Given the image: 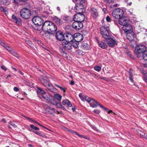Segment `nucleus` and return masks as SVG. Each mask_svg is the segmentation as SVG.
I'll use <instances>...</instances> for the list:
<instances>
[{
  "instance_id": "1",
  "label": "nucleus",
  "mask_w": 147,
  "mask_h": 147,
  "mask_svg": "<svg viewBox=\"0 0 147 147\" xmlns=\"http://www.w3.org/2000/svg\"><path fill=\"white\" fill-rule=\"evenodd\" d=\"M42 30L45 32H47V35L49 33L57 30V27L55 24L50 21H45L42 27Z\"/></svg>"
},
{
  "instance_id": "2",
  "label": "nucleus",
  "mask_w": 147,
  "mask_h": 147,
  "mask_svg": "<svg viewBox=\"0 0 147 147\" xmlns=\"http://www.w3.org/2000/svg\"><path fill=\"white\" fill-rule=\"evenodd\" d=\"M130 21L129 20L126 18L121 19L119 21V23L117 25L119 27L118 24L123 26L121 28L122 29L125 33H129L132 32L131 27L129 24Z\"/></svg>"
},
{
  "instance_id": "3",
  "label": "nucleus",
  "mask_w": 147,
  "mask_h": 147,
  "mask_svg": "<svg viewBox=\"0 0 147 147\" xmlns=\"http://www.w3.org/2000/svg\"><path fill=\"white\" fill-rule=\"evenodd\" d=\"M146 47L144 45H138L135 48L134 53L138 57H141L146 50Z\"/></svg>"
},
{
  "instance_id": "4",
  "label": "nucleus",
  "mask_w": 147,
  "mask_h": 147,
  "mask_svg": "<svg viewBox=\"0 0 147 147\" xmlns=\"http://www.w3.org/2000/svg\"><path fill=\"white\" fill-rule=\"evenodd\" d=\"M101 34L102 36L107 39L110 38V31L109 26H102L100 28Z\"/></svg>"
},
{
  "instance_id": "5",
  "label": "nucleus",
  "mask_w": 147,
  "mask_h": 147,
  "mask_svg": "<svg viewBox=\"0 0 147 147\" xmlns=\"http://www.w3.org/2000/svg\"><path fill=\"white\" fill-rule=\"evenodd\" d=\"M123 14V11L120 8H117L114 9L112 12L113 17L115 19H119L118 21L121 19L124 18H122Z\"/></svg>"
},
{
  "instance_id": "6",
  "label": "nucleus",
  "mask_w": 147,
  "mask_h": 147,
  "mask_svg": "<svg viewBox=\"0 0 147 147\" xmlns=\"http://www.w3.org/2000/svg\"><path fill=\"white\" fill-rule=\"evenodd\" d=\"M20 14L22 18L25 19L29 18L31 15L30 11L26 8L21 9L20 12Z\"/></svg>"
},
{
  "instance_id": "7",
  "label": "nucleus",
  "mask_w": 147,
  "mask_h": 147,
  "mask_svg": "<svg viewBox=\"0 0 147 147\" xmlns=\"http://www.w3.org/2000/svg\"><path fill=\"white\" fill-rule=\"evenodd\" d=\"M127 38L131 43V45L132 47H134V44L135 43L134 39L136 38V35L133 32H131L127 34Z\"/></svg>"
},
{
  "instance_id": "8",
  "label": "nucleus",
  "mask_w": 147,
  "mask_h": 147,
  "mask_svg": "<svg viewBox=\"0 0 147 147\" xmlns=\"http://www.w3.org/2000/svg\"><path fill=\"white\" fill-rule=\"evenodd\" d=\"M85 19V16L84 14L81 13H78L75 15L74 17V20L75 21L78 22H82Z\"/></svg>"
},
{
  "instance_id": "9",
  "label": "nucleus",
  "mask_w": 147,
  "mask_h": 147,
  "mask_svg": "<svg viewBox=\"0 0 147 147\" xmlns=\"http://www.w3.org/2000/svg\"><path fill=\"white\" fill-rule=\"evenodd\" d=\"M32 21L35 25L38 26L42 25L43 22V20L38 16L34 17L32 19Z\"/></svg>"
},
{
  "instance_id": "10",
  "label": "nucleus",
  "mask_w": 147,
  "mask_h": 147,
  "mask_svg": "<svg viewBox=\"0 0 147 147\" xmlns=\"http://www.w3.org/2000/svg\"><path fill=\"white\" fill-rule=\"evenodd\" d=\"M109 46L110 47H113L117 44V41L113 38H109L107 39L106 41Z\"/></svg>"
},
{
  "instance_id": "11",
  "label": "nucleus",
  "mask_w": 147,
  "mask_h": 147,
  "mask_svg": "<svg viewBox=\"0 0 147 147\" xmlns=\"http://www.w3.org/2000/svg\"><path fill=\"white\" fill-rule=\"evenodd\" d=\"M86 101L89 104L90 106L93 108H96L98 105V103L97 101L90 98H87Z\"/></svg>"
},
{
  "instance_id": "12",
  "label": "nucleus",
  "mask_w": 147,
  "mask_h": 147,
  "mask_svg": "<svg viewBox=\"0 0 147 147\" xmlns=\"http://www.w3.org/2000/svg\"><path fill=\"white\" fill-rule=\"evenodd\" d=\"M83 24L81 22H75L73 23L72 26L75 29L77 30L81 29L83 27Z\"/></svg>"
},
{
  "instance_id": "13",
  "label": "nucleus",
  "mask_w": 147,
  "mask_h": 147,
  "mask_svg": "<svg viewBox=\"0 0 147 147\" xmlns=\"http://www.w3.org/2000/svg\"><path fill=\"white\" fill-rule=\"evenodd\" d=\"M62 46L65 50H70L72 48L70 41H65L62 42Z\"/></svg>"
},
{
  "instance_id": "14",
  "label": "nucleus",
  "mask_w": 147,
  "mask_h": 147,
  "mask_svg": "<svg viewBox=\"0 0 147 147\" xmlns=\"http://www.w3.org/2000/svg\"><path fill=\"white\" fill-rule=\"evenodd\" d=\"M39 80L46 87H49L51 86V85L49 83L48 79L46 77L40 78Z\"/></svg>"
},
{
  "instance_id": "15",
  "label": "nucleus",
  "mask_w": 147,
  "mask_h": 147,
  "mask_svg": "<svg viewBox=\"0 0 147 147\" xmlns=\"http://www.w3.org/2000/svg\"><path fill=\"white\" fill-rule=\"evenodd\" d=\"M56 39L59 41H62L64 39V35L61 31L57 32L55 35Z\"/></svg>"
},
{
  "instance_id": "16",
  "label": "nucleus",
  "mask_w": 147,
  "mask_h": 147,
  "mask_svg": "<svg viewBox=\"0 0 147 147\" xmlns=\"http://www.w3.org/2000/svg\"><path fill=\"white\" fill-rule=\"evenodd\" d=\"M74 39L79 42L82 41L83 40V35L80 33H76L74 34Z\"/></svg>"
},
{
  "instance_id": "17",
  "label": "nucleus",
  "mask_w": 147,
  "mask_h": 147,
  "mask_svg": "<svg viewBox=\"0 0 147 147\" xmlns=\"http://www.w3.org/2000/svg\"><path fill=\"white\" fill-rule=\"evenodd\" d=\"M11 20L13 22H15L18 25L21 24L22 23L21 19L19 18H17L14 14L12 15Z\"/></svg>"
},
{
  "instance_id": "18",
  "label": "nucleus",
  "mask_w": 147,
  "mask_h": 147,
  "mask_svg": "<svg viewBox=\"0 0 147 147\" xmlns=\"http://www.w3.org/2000/svg\"><path fill=\"white\" fill-rule=\"evenodd\" d=\"M91 12L92 16L94 18H96L98 17V13L96 9L94 8H92Z\"/></svg>"
},
{
  "instance_id": "19",
  "label": "nucleus",
  "mask_w": 147,
  "mask_h": 147,
  "mask_svg": "<svg viewBox=\"0 0 147 147\" xmlns=\"http://www.w3.org/2000/svg\"><path fill=\"white\" fill-rule=\"evenodd\" d=\"M53 20L58 25H60L63 23L61 19L58 18L56 16H54L52 18Z\"/></svg>"
},
{
  "instance_id": "20",
  "label": "nucleus",
  "mask_w": 147,
  "mask_h": 147,
  "mask_svg": "<svg viewBox=\"0 0 147 147\" xmlns=\"http://www.w3.org/2000/svg\"><path fill=\"white\" fill-rule=\"evenodd\" d=\"M98 43L99 46L102 49H105L107 47V44L105 43V41H98Z\"/></svg>"
},
{
  "instance_id": "21",
  "label": "nucleus",
  "mask_w": 147,
  "mask_h": 147,
  "mask_svg": "<svg viewBox=\"0 0 147 147\" xmlns=\"http://www.w3.org/2000/svg\"><path fill=\"white\" fill-rule=\"evenodd\" d=\"M71 46H73L74 48H77L78 47L79 42L73 39L72 40L70 41Z\"/></svg>"
},
{
  "instance_id": "22",
  "label": "nucleus",
  "mask_w": 147,
  "mask_h": 147,
  "mask_svg": "<svg viewBox=\"0 0 147 147\" xmlns=\"http://www.w3.org/2000/svg\"><path fill=\"white\" fill-rule=\"evenodd\" d=\"M84 7L83 4L82 3H78L76 5L75 8L76 10H82L83 12L84 9Z\"/></svg>"
},
{
  "instance_id": "23",
  "label": "nucleus",
  "mask_w": 147,
  "mask_h": 147,
  "mask_svg": "<svg viewBox=\"0 0 147 147\" xmlns=\"http://www.w3.org/2000/svg\"><path fill=\"white\" fill-rule=\"evenodd\" d=\"M62 103L64 105H67V106L69 107H71L72 106V104L67 99L63 100L62 101Z\"/></svg>"
},
{
  "instance_id": "24",
  "label": "nucleus",
  "mask_w": 147,
  "mask_h": 147,
  "mask_svg": "<svg viewBox=\"0 0 147 147\" xmlns=\"http://www.w3.org/2000/svg\"><path fill=\"white\" fill-rule=\"evenodd\" d=\"M0 44L3 46L5 47V48L7 50L9 51L11 53H13V50H12V49L11 48L9 47L8 46H5V45H6L4 42H1V41H0Z\"/></svg>"
},
{
  "instance_id": "25",
  "label": "nucleus",
  "mask_w": 147,
  "mask_h": 147,
  "mask_svg": "<svg viewBox=\"0 0 147 147\" xmlns=\"http://www.w3.org/2000/svg\"><path fill=\"white\" fill-rule=\"evenodd\" d=\"M138 135H139L141 137L144 138L147 140V134H145L143 132L140 130H139Z\"/></svg>"
},
{
  "instance_id": "26",
  "label": "nucleus",
  "mask_w": 147,
  "mask_h": 147,
  "mask_svg": "<svg viewBox=\"0 0 147 147\" xmlns=\"http://www.w3.org/2000/svg\"><path fill=\"white\" fill-rule=\"evenodd\" d=\"M66 39H67V40L69 42L71 41L74 38V37L73 35L69 33H67L66 34Z\"/></svg>"
},
{
  "instance_id": "27",
  "label": "nucleus",
  "mask_w": 147,
  "mask_h": 147,
  "mask_svg": "<svg viewBox=\"0 0 147 147\" xmlns=\"http://www.w3.org/2000/svg\"><path fill=\"white\" fill-rule=\"evenodd\" d=\"M10 3L9 0H0V3L5 5H9Z\"/></svg>"
},
{
  "instance_id": "28",
  "label": "nucleus",
  "mask_w": 147,
  "mask_h": 147,
  "mask_svg": "<svg viewBox=\"0 0 147 147\" xmlns=\"http://www.w3.org/2000/svg\"><path fill=\"white\" fill-rule=\"evenodd\" d=\"M79 96L81 100L83 101L85 100L86 101V99L87 98H89V97H88V96H86L84 95H82L81 94H79Z\"/></svg>"
},
{
  "instance_id": "29",
  "label": "nucleus",
  "mask_w": 147,
  "mask_h": 147,
  "mask_svg": "<svg viewBox=\"0 0 147 147\" xmlns=\"http://www.w3.org/2000/svg\"><path fill=\"white\" fill-rule=\"evenodd\" d=\"M54 97L58 101H60L62 98V96L59 94H55L54 96Z\"/></svg>"
},
{
  "instance_id": "30",
  "label": "nucleus",
  "mask_w": 147,
  "mask_h": 147,
  "mask_svg": "<svg viewBox=\"0 0 147 147\" xmlns=\"http://www.w3.org/2000/svg\"><path fill=\"white\" fill-rule=\"evenodd\" d=\"M133 76L132 70L131 69H130L129 72V79L132 83H133V80L132 78Z\"/></svg>"
},
{
  "instance_id": "31",
  "label": "nucleus",
  "mask_w": 147,
  "mask_h": 147,
  "mask_svg": "<svg viewBox=\"0 0 147 147\" xmlns=\"http://www.w3.org/2000/svg\"><path fill=\"white\" fill-rule=\"evenodd\" d=\"M33 132L39 136H41L42 137H45V136L42 134V133H41L40 132H38L37 131H32Z\"/></svg>"
},
{
  "instance_id": "32",
  "label": "nucleus",
  "mask_w": 147,
  "mask_h": 147,
  "mask_svg": "<svg viewBox=\"0 0 147 147\" xmlns=\"http://www.w3.org/2000/svg\"><path fill=\"white\" fill-rule=\"evenodd\" d=\"M98 105L101 108L104 109L106 111H107L108 113H110L112 112V111L111 110H109V111H108V109L105 108L104 107L102 106V105H100V104H99L98 103Z\"/></svg>"
},
{
  "instance_id": "33",
  "label": "nucleus",
  "mask_w": 147,
  "mask_h": 147,
  "mask_svg": "<svg viewBox=\"0 0 147 147\" xmlns=\"http://www.w3.org/2000/svg\"><path fill=\"white\" fill-rule=\"evenodd\" d=\"M98 105L101 108L104 109L106 111H107L108 113H110L112 112V111L111 110H109V111H108V109L105 108L104 107L102 106V105H100V104H99L98 103Z\"/></svg>"
},
{
  "instance_id": "34",
  "label": "nucleus",
  "mask_w": 147,
  "mask_h": 147,
  "mask_svg": "<svg viewBox=\"0 0 147 147\" xmlns=\"http://www.w3.org/2000/svg\"><path fill=\"white\" fill-rule=\"evenodd\" d=\"M37 92L38 94H44L45 93V92L44 90L39 88H38Z\"/></svg>"
},
{
  "instance_id": "35",
  "label": "nucleus",
  "mask_w": 147,
  "mask_h": 147,
  "mask_svg": "<svg viewBox=\"0 0 147 147\" xmlns=\"http://www.w3.org/2000/svg\"><path fill=\"white\" fill-rule=\"evenodd\" d=\"M27 0H13V2L17 4H18L20 2H23L26 1Z\"/></svg>"
},
{
  "instance_id": "36",
  "label": "nucleus",
  "mask_w": 147,
  "mask_h": 147,
  "mask_svg": "<svg viewBox=\"0 0 147 147\" xmlns=\"http://www.w3.org/2000/svg\"><path fill=\"white\" fill-rule=\"evenodd\" d=\"M143 59L147 61V51H145L143 55Z\"/></svg>"
},
{
  "instance_id": "37",
  "label": "nucleus",
  "mask_w": 147,
  "mask_h": 147,
  "mask_svg": "<svg viewBox=\"0 0 147 147\" xmlns=\"http://www.w3.org/2000/svg\"><path fill=\"white\" fill-rule=\"evenodd\" d=\"M49 102L52 104L55 105L57 103V102L56 100L53 99H51L49 101Z\"/></svg>"
},
{
  "instance_id": "38",
  "label": "nucleus",
  "mask_w": 147,
  "mask_h": 147,
  "mask_svg": "<svg viewBox=\"0 0 147 147\" xmlns=\"http://www.w3.org/2000/svg\"><path fill=\"white\" fill-rule=\"evenodd\" d=\"M94 68L95 70L98 71H100L101 69V67L97 66L94 67Z\"/></svg>"
},
{
  "instance_id": "39",
  "label": "nucleus",
  "mask_w": 147,
  "mask_h": 147,
  "mask_svg": "<svg viewBox=\"0 0 147 147\" xmlns=\"http://www.w3.org/2000/svg\"><path fill=\"white\" fill-rule=\"evenodd\" d=\"M79 137H82L84 138L85 139L89 140H90V138L88 137H87V136H84V135H81L79 134H78V135Z\"/></svg>"
},
{
  "instance_id": "40",
  "label": "nucleus",
  "mask_w": 147,
  "mask_h": 147,
  "mask_svg": "<svg viewBox=\"0 0 147 147\" xmlns=\"http://www.w3.org/2000/svg\"><path fill=\"white\" fill-rule=\"evenodd\" d=\"M65 129H66V130L68 131L69 132H71V133H73V134H76L77 135H78V134L76 133V132L74 131L73 130H71L70 129H69L67 128H65Z\"/></svg>"
},
{
  "instance_id": "41",
  "label": "nucleus",
  "mask_w": 147,
  "mask_h": 147,
  "mask_svg": "<svg viewBox=\"0 0 147 147\" xmlns=\"http://www.w3.org/2000/svg\"><path fill=\"white\" fill-rule=\"evenodd\" d=\"M30 126L31 128L34 129L36 130H39V128L38 127L35 126L33 125H30Z\"/></svg>"
},
{
  "instance_id": "42",
  "label": "nucleus",
  "mask_w": 147,
  "mask_h": 147,
  "mask_svg": "<svg viewBox=\"0 0 147 147\" xmlns=\"http://www.w3.org/2000/svg\"><path fill=\"white\" fill-rule=\"evenodd\" d=\"M55 86H56L57 87L59 88L61 90L63 91V92H65V89H64V88L62 87H61L57 84H55Z\"/></svg>"
},
{
  "instance_id": "43",
  "label": "nucleus",
  "mask_w": 147,
  "mask_h": 147,
  "mask_svg": "<svg viewBox=\"0 0 147 147\" xmlns=\"http://www.w3.org/2000/svg\"><path fill=\"white\" fill-rule=\"evenodd\" d=\"M56 107L58 108H61L62 107V105L59 103L57 102L55 105Z\"/></svg>"
},
{
  "instance_id": "44",
  "label": "nucleus",
  "mask_w": 147,
  "mask_h": 147,
  "mask_svg": "<svg viewBox=\"0 0 147 147\" xmlns=\"http://www.w3.org/2000/svg\"><path fill=\"white\" fill-rule=\"evenodd\" d=\"M61 54L63 57L67 58L68 57V55L65 52H63L62 53H61Z\"/></svg>"
},
{
  "instance_id": "45",
  "label": "nucleus",
  "mask_w": 147,
  "mask_h": 147,
  "mask_svg": "<svg viewBox=\"0 0 147 147\" xmlns=\"http://www.w3.org/2000/svg\"><path fill=\"white\" fill-rule=\"evenodd\" d=\"M144 80L147 82V74H144L143 76Z\"/></svg>"
},
{
  "instance_id": "46",
  "label": "nucleus",
  "mask_w": 147,
  "mask_h": 147,
  "mask_svg": "<svg viewBox=\"0 0 147 147\" xmlns=\"http://www.w3.org/2000/svg\"><path fill=\"white\" fill-rule=\"evenodd\" d=\"M9 124L10 125L13 126L14 127H17V125H16L15 124H14L11 122H9Z\"/></svg>"
},
{
  "instance_id": "47",
  "label": "nucleus",
  "mask_w": 147,
  "mask_h": 147,
  "mask_svg": "<svg viewBox=\"0 0 147 147\" xmlns=\"http://www.w3.org/2000/svg\"><path fill=\"white\" fill-rule=\"evenodd\" d=\"M106 19L107 22H110L111 21V18L110 17L108 16L106 18Z\"/></svg>"
},
{
  "instance_id": "48",
  "label": "nucleus",
  "mask_w": 147,
  "mask_h": 147,
  "mask_svg": "<svg viewBox=\"0 0 147 147\" xmlns=\"http://www.w3.org/2000/svg\"><path fill=\"white\" fill-rule=\"evenodd\" d=\"M93 112L97 114H99L100 112V111L98 109H95L94 110Z\"/></svg>"
},
{
  "instance_id": "49",
  "label": "nucleus",
  "mask_w": 147,
  "mask_h": 147,
  "mask_svg": "<svg viewBox=\"0 0 147 147\" xmlns=\"http://www.w3.org/2000/svg\"><path fill=\"white\" fill-rule=\"evenodd\" d=\"M88 45L86 43H85V44H84V45L83 46V47L84 48V49H87L88 48V47H87V46Z\"/></svg>"
},
{
  "instance_id": "50",
  "label": "nucleus",
  "mask_w": 147,
  "mask_h": 147,
  "mask_svg": "<svg viewBox=\"0 0 147 147\" xmlns=\"http://www.w3.org/2000/svg\"><path fill=\"white\" fill-rule=\"evenodd\" d=\"M13 90L16 92H18L19 90L16 87H14L13 88Z\"/></svg>"
},
{
  "instance_id": "51",
  "label": "nucleus",
  "mask_w": 147,
  "mask_h": 147,
  "mask_svg": "<svg viewBox=\"0 0 147 147\" xmlns=\"http://www.w3.org/2000/svg\"><path fill=\"white\" fill-rule=\"evenodd\" d=\"M1 68L2 69L5 71H6L7 70V68L4 66H2L1 67Z\"/></svg>"
},
{
  "instance_id": "52",
  "label": "nucleus",
  "mask_w": 147,
  "mask_h": 147,
  "mask_svg": "<svg viewBox=\"0 0 147 147\" xmlns=\"http://www.w3.org/2000/svg\"><path fill=\"white\" fill-rule=\"evenodd\" d=\"M102 11L105 13H107V9L105 8H103L102 9Z\"/></svg>"
},
{
  "instance_id": "53",
  "label": "nucleus",
  "mask_w": 147,
  "mask_h": 147,
  "mask_svg": "<svg viewBox=\"0 0 147 147\" xmlns=\"http://www.w3.org/2000/svg\"><path fill=\"white\" fill-rule=\"evenodd\" d=\"M38 124V125H39V126H41L44 128H45V127H44L40 123H38L37 122V121H35L34 122Z\"/></svg>"
},
{
  "instance_id": "54",
  "label": "nucleus",
  "mask_w": 147,
  "mask_h": 147,
  "mask_svg": "<svg viewBox=\"0 0 147 147\" xmlns=\"http://www.w3.org/2000/svg\"><path fill=\"white\" fill-rule=\"evenodd\" d=\"M18 72L21 75H23V74L20 70L19 69L18 70Z\"/></svg>"
},
{
  "instance_id": "55",
  "label": "nucleus",
  "mask_w": 147,
  "mask_h": 147,
  "mask_svg": "<svg viewBox=\"0 0 147 147\" xmlns=\"http://www.w3.org/2000/svg\"><path fill=\"white\" fill-rule=\"evenodd\" d=\"M113 0H105V1L107 3H110Z\"/></svg>"
},
{
  "instance_id": "56",
  "label": "nucleus",
  "mask_w": 147,
  "mask_h": 147,
  "mask_svg": "<svg viewBox=\"0 0 147 147\" xmlns=\"http://www.w3.org/2000/svg\"><path fill=\"white\" fill-rule=\"evenodd\" d=\"M74 82L73 80L71 81L70 83V84L72 85H74Z\"/></svg>"
},
{
  "instance_id": "57",
  "label": "nucleus",
  "mask_w": 147,
  "mask_h": 147,
  "mask_svg": "<svg viewBox=\"0 0 147 147\" xmlns=\"http://www.w3.org/2000/svg\"><path fill=\"white\" fill-rule=\"evenodd\" d=\"M101 79H102L103 80H107V78L105 77H102L101 78Z\"/></svg>"
},
{
  "instance_id": "58",
  "label": "nucleus",
  "mask_w": 147,
  "mask_h": 147,
  "mask_svg": "<svg viewBox=\"0 0 147 147\" xmlns=\"http://www.w3.org/2000/svg\"><path fill=\"white\" fill-rule=\"evenodd\" d=\"M118 6V5L117 4H116L113 5V7H117Z\"/></svg>"
},
{
  "instance_id": "59",
  "label": "nucleus",
  "mask_w": 147,
  "mask_h": 147,
  "mask_svg": "<svg viewBox=\"0 0 147 147\" xmlns=\"http://www.w3.org/2000/svg\"><path fill=\"white\" fill-rule=\"evenodd\" d=\"M42 96L45 99L46 98V96L45 95H42Z\"/></svg>"
},
{
  "instance_id": "60",
  "label": "nucleus",
  "mask_w": 147,
  "mask_h": 147,
  "mask_svg": "<svg viewBox=\"0 0 147 147\" xmlns=\"http://www.w3.org/2000/svg\"><path fill=\"white\" fill-rule=\"evenodd\" d=\"M2 121L3 122H4V123H5V122H6V121H5V119H4V118H3V119H2Z\"/></svg>"
},
{
  "instance_id": "61",
  "label": "nucleus",
  "mask_w": 147,
  "mask_h": 147,
  "mask_svg": "<svg viewBox=\"0 0 147 147\" xmlns=\"http://www.w3.org/2000/svg\"><path fill=\"white\" fill-rule=\"evenodd\" d=\"M16 54V55H14V56L16 57H17V58H18V55L17 54H16V53H15Z\"/></svg>"
},
{
  "instance_id": "62",
  "label": "nucleus",
  "mask_w": 147,
  "mask_h": 147,
  "mask_svg": "<svg viewBox=\"0 0 147 147\" xmlns=\"http://www.w3.org/2000/svg\"><path fill=\"white\" fill-rule=\"evenodd\" d=\"M132 4V3L131 2H130V3H128V4H127V5H129V6H130Z\"/></svg>"
},
{
  "instance_id": "63",
  "label": "nucleus",
  "mask_w": 147,
  "mask_h": 147,
  "mask_svg": "<svg viewBox=\"0 0 147 147\" xmlns=\"http://www.w3.org/2000/svg\"><path fill=\"white\" fill-rule=\"evenodd\" d=\"M143 65L144 67H147V64H144Z\"/></svg>"
},
{
  "instance_id": "64",
  "label": "nucleus",
  "mask_w": 147,
  "mask_h": 147,
  "mask_svg": "<svg viewBox=\"0 0 147 147\" xmlns=\"http://www.w3.org/2000/svg\"><path fill=\"white\" fill-rule=\"evenodd\" d=\"M72 109L73 111L75 110V107H73Z\"/></svg>"
}]
</instances>
